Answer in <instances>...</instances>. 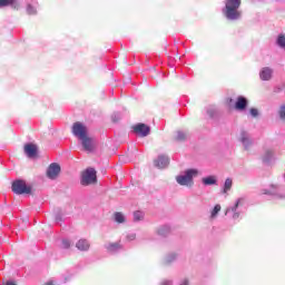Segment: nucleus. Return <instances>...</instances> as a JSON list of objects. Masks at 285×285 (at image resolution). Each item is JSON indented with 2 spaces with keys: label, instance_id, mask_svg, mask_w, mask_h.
Masks as SVG:
<instances>
[{
  "label": "nucleus",
  "instance_id": "nucleus-34",
  "mask_svg": "<svg viewBox=\"0 0 285 285\" xmlns=\"http://www.w3.org/2000/svg\"><path fill=\"white\" fill-rule=\"evenodd\" d=\"M6 285H17V283L8 282Z\"/></svg>",
  "mask_w": 285,
  "mask_h": 285
},
{
  "label": "nucleus",
  "instance_id": "nucleus-25",
  "mask_svg": "<svg viewBox=\"0 0 285 285\" xmlns=\"http://www.w3.org/2000/svg\"><path fill=\"white\" fill-rule=\"evenodd\" d=\"M27 12H28V14H37V9L35 7H32L31 4H29L27 7Z\"/></svg>",
  "mask_w": 285,
  "mask_h": 285
},
{
  "label": "nucleus",
  "instance_id": "nucleus-33",
  "mask_svg": "<svg viewBox=\"0 0 285 285\" xmlns=\"http://www.w3.org/2000/svg\"><path fill=\"white\" fill-rule=\"evenodd\" d=\"M161 285H173V283L171 282H165Z\"/></svg>",
  "mask_w": 285,
  "mask_h": 285
},
{
  "label": "nucleus",
  "instance_id": "nucleus-6",
  "mask_svg": "<svg viewBox=\"0 0 285 285\" xmlns=\"http://www.w3.org/2000/svg\"><path fill=\"white\" fill-rule=\"evenodd\" d=\"M132 131L137 137H148L150 135V126L139 122L131 127Z\"/></svg>",
  "mask_w": 285,
  "mask_h": 285
},
{
  "label": "nucleus",
  "instance_id": "nucleus-23",
  "mask_svg": "<svg viewBox=\"0 0 285 285\" xmlns=\"http://www.w3.org/2000/svg\"><path fill=\"white\" fill-rule=\"evenodd\" d=\"M219 210H222V205H215L214 209L212 210V217H217Z\"/></svg>",
  "mask_w": 285,
  "mask_h": 285
},
{
  "label": "nucleus",
  "instance_id": "nucleus-3",
  "mask_svg": "<svg viewBox=\"0 0 285 285\" xmlns=\"http://www.w3.org/2000/svg\"><path fill=\"white\" fill-rule=\"evenodd\" d=\"M197 175H199L197 169H187L184 176L176 177V181L179 186H193L195 184L193 177H197Z\"/></svg>",
  "mask_w": 285,
  "mask_h": 285
},
{
  "label": "nucleus",
  "instance_id": "nucleus-16",
  "mask_svg": "<svg viewBox=\"0 0 285 285\" xmlns=\"http://www.w3.org/2000/svg\"><path fill=\"white\" fill-rule=\"evenodd\" d=\"M204 186H215L217 184V177L208 176L202 179Z\"/></svg>",
  "mask_w": 285,
  "mask_h": 285
},
{
  "label": "nucleus",
  "instance_id": "nucleus-28",
  "mask_svg": "<svg viewBox=\"0 0 285 285\" xmlns=\"http://www.w3.org/2000/svg\"><path fill=\"white\" fill-rule=\"evenodd\" d=\"M249 112H250L252 117H257V115H259V111L257 109H255V108H252L249 110Z\"/></svg>",
  "mask_w": 285,
  "mask_h": 285
},
{
  "label": "nucleus",
  "instance_id": "nucleus-1",
  "mask_svg": "<svg viewBox=\"0 0 285 285\" xmlns=\"http://www.w3.org/2000/svg\"><path fill=\"white\" fill-rule=\"evenodd\" d=\"M239 6H242V0H226L224 14L230 21H235L242 17L239 12Z\"/></svg>",
  "mask_w": 285,
  "mask_h": 285
},
{
  "label": "nucleus",
  "instance_id": "nucleus-29",
  "mask_svg": "<svg viewBox=\"0 0 285 285\" xmlns=\"http://www.w3.org/2000/svg\"><path fill=\"white\" fill-rule=\"evenodd\" d=\"M62 248H70V240H62Z\"/></svg>",
  "mask_w": 285,
  "mask_h": 285
},
{
  "label": "nucleus",
  "instance_id": "nucleus-20",
  "mask_svg": "<svg viewBox=\"0 0 285 285\" xmlns=\"http://www.w3.org/2000/svg\"><path fill=\"white\" fill-rule=\"evenodd\" d=\"M8 6H17V0H0V8H6Z\"/></svg>",
  "mask_w": 285,
  "mask_h": 285
},
{
  "label": "nucleus",
  "instance_id": "nucleus-10",
  "mask_svg": "<svg viewBox=\"0 0 285 285\" xmlns=\"http://www.w3.org/2000/svg\"><path fill=\"white\" fill-rule=\"evenodd\" d=\"M259 77H261L262 81H271V79L273 78V69H271L268 67H264L261 70Z\"/></svg>",
  "mask_w": 285,
  "mask_h": 285
},
{
  "label": "nucleus",
  "instance_id": "nucleus-2",
  "mask_svg": "<svg viewBox=\"0 0 285 285\" xmlns=\"http://www.w3.org/2000/svg\"><path fill=\"white\" fill-rule=\"evenodd\" d=\"M11 189L14 195H32V185H29L23 179H17L11 184Z\"/></svg>",
  "mask_w": 285,
  "mask_h": 285
},
{
  "label": "nucleus",
  "instance_id": "nucleus-35",
  "mask_svg": "<svg viewBox=\"0 0 285 285\" xmlns=\"http://www.w3.org/2000/svg\"><path fill=\"white\" fill-rule=\"evenodd\" d=\"M181 285H188V279H185Z\"/></svg>",
  "mask_w": 285,
  "mask_h": 285
},
{
  "label": "nucleus",
  "instance_id": "nucleus-15",
  "mask_svg": "<svg viewBox=\"0 0 285 285\" xmlns=\"http://www.w3.org/2000/svg\"><path fill=\"white\" fill-rule=\"evenodd\" d=\"M105 248L108 253H117V250H121V243H109Z\"/></svg>",
  "mask_w": 285,
  "mask_h": 285
},
{
  "label": "nucleus",
  "instance_id": "nucleus-17",
  "mask_svg": "<svg viewBox=\"0 0 285 285\" xmlns=\"http://www.w3.org/2000/svg\"><path fill=\"white\" fill-rule=\"evenodd\" d=\"M274 153L271 149H267L265 154L263 155L262 159L264 164H271V159L274 157Z\"/></svg>",
  "mask_w": 285,
  "mask_h": 285
},
{
  "label": "nucleus",
  "instance_id": "nucleus-8",
  "mask_svg": "<svg viewBox=\"0 0 285 285\" xmlns=\"http://www.w3.org/2000/svg\"><path fill=\"white\" fill-rule=\"evenodd\" d=\"M61 173V166L59 164L52 163L47 169V177L49 179H57Z\"/></svg>",
  "mask_w": 285,
  "mask_h": 285
},
{
  "label": "nucleus",
  "instance_id": "nucleus-22",
  "mask_svg": "<svg viewBox=\"0 0 285 285\" xmlns=\"http://www.w3.org/2000/svg\"><path fill=\"white\" fill-rule=\"evenodd\" d=\"M277 45H278L281 48H285V36H284V35H279V36H278Z\"/></svg>",
  "mask_w": 285,
  "mask_h": 285
},
{
  "label": "nucleus",
  "instance_id": "nucleus-21",
  "mask_svg": "<svg viewBox=\"0 0 285 285\" xmlns=\"http://www.w3.org/2000/svg\"><path fill=\"white\" fill-rule=\"evenodd\" d=\"M134 219H135V222H141V219H144V213L142 212H135L134 213Z\"/></svg>",
  "mask_w": 285,
  "mask_h": 285
},
{
  "label": "nucleus",
  "instance_id": "nucleus-4",
  "mask_svg": "<svg viewBox=\"0 0 285 285\" xmlns=\"http://www.w3.org/2000/svg\"><path fill=\"white\" fill-rule=\"evenodd\" d=\"M92 184H97V170H95L92 167H89L81 174V185L90 186Z\"/></svg>",
  "mask_w": 285,
  "mask_h": 285
},
{
  "label": "nucleus",
  "instance_id": "nucleus-27",
  "mask_svg": "<svg viewBox=\"0 0 285 285\" xmlns=\"http://www.w3.org/2000/svg\"><path fill=\"white\" fill-rule=\"evenodd\" d=\"M239 204H242V198H239L236 204L232 207V213H236L237 208H239Z\"/></svg>",
  "mask_w": 285,
  "mask_h": 285
},
{
  "label": "nucleus",
  "instance_id": "nucleus-9",
  "mask_svg": "<svg viewBox=\"0 0 285 285\" xmlns=\"http://www.w3.org/2000/svg\"><path fill=\"white\" fill-rule=\"evenodd\" d=\"M37 150H38L37 149V145H35V144H27V145H24V154L30 159H35V157H37Z\"/></svg>",
  "mask_w": 285,
  "mask_h": 285
},
{
  "label": "nucleus",
  "instance_id": "nucleus-12",
  "mask_svg": "<svg viewBox=\"0 0 285 285\" xmlns=\"http://www.w3.org/2000/svg\"><path fill=\"white\" fill-rule=\"evenodd\" d=\"M156 168H166L168 166L169 161L168 158L165 156H159L158 159L154 161Z\"/></svg>",
  "mask_w": 285,
  "mask_h": 285
},
{
  "label": "nucleus",
  "instance_id": "nucleus-26",
  "mask_svg": "<svg viewBox=\"0 0 285 285\" xmlns=\"http://www.w3.org/2000/svg\"><path fill=\"white\" fill-rule=\"evenodd\" d=\"M176 139L177 141H184V139H186V134H184L183 131H178Z\"/></svg>",
  "mask_w": 285,
  "mask_h": 285
},
{
  "label": "nucleus",
  "instance_id": "nucleus-11",
  "mask_svg": "<svg viewBox=\"0 0 285 285\" xmlns=\"http://www.w3.org/2000/svg\"><path fill=\"white\" fill-rule=\"evenodd\" d=\"M246 106H248V100L245 97L239 96L235 102V109L246 110Z\"/></svg>",
  "mask_w": 285,
  "mask_h": 285
},
{
  "label": "nucleus",
  "instance_id": "nucleus-32",
  "mask_svg": "<svg viewBox=\"0 0 285 285\" xmlns=\"http://www.w3.org/2000/svg\"><path fill=\"white\" fill-rule=\"evenodd\" d=\"M45 285H55V282L49 281V282L45 283Z\"/></svg>",
  "mask_w": 285,
  "mask_h": 285
},
{
  "label": "nucleus",
  "instance_id": "nucleus-30",
  "mask_svg": "<svg viewBox=\"0 0 285 285\" xmlns=\"http://www.w3.org/2000/svg\"><path fill=\"white\" fill-rule=\"evenodd\" d=\"M136 238H137V235H135V234H131V235L127 236V239H129V242H132Z\"/></svg>",
  "mask_w": 285,
  "mask_h": 285
},
{
  "label": "nucleus",
  "instance_id": "nucleus-19",
  "mask_svg": "<svg viewBox=\"0 0 285 285\" xmlns=\"http://www.w3.org/2000/svg\"><path fill=\"white\" fill-rule=\"evenodd\" d=\"M230 188H233V179L227 178L225 180L223 193L226 195L228 193V190H230Z\"/></svg>",
  "mask_w": 285,
  "mask_h": 285
},
{
  "label": "nucleus",
  "instance_id": "nucleus-31",
  "mask_svg": "<svg viewBox=\"0 0 285 285\" xmlns=\"http://www.w3.org/2000/svg\"><path fill=\"white\" fill-rule=\"evenodd\" d=\"M233 218H234V219H239V213L234 212Z\"/></svg>",
  "mask_w": 285,
  "mask_h": 285
},
{
  "label": "nucleus",
  "instance_id": "nucleus-36",
  "mask_svg": "<svg viewBox=\"0 0 285 285\" xmlns=\"http://www.w3.org/2000/svg\"><path fill=\"white\" fill-rule=\"evenodd\" d=\"M264 195H268V191H264Z\"/></svg>",
  "mask_w": 285,
  "mask_h": 285
},
{
  "label": "nucleus",
  "instance_id": "nucleus-24",
  "mask_svg": "<svg viewBox=\"0 0 285 285\" xmlns=\"http://www.w3.org/2000/svg\"><path fill=\"white\" fill-rule=\"evenodd\" d=\"M278 115H279L281 119H283V120L285 119V105H282L279 107Z\"/></svg>",
  "mask_w": 285,
  "mask_h": 285
},
{
  "label": "nucleus",
  "instance_id": "nucleus-13",
  "mask_svg": "<svg viewBox=\"0 0 285 285\" xmlns=\"http://www.w3.org/2000/svg\"><path fill=\"white\" fill-rule=\"evenodd\" d=\"M76 248H78V250H90V243L87 239H79L76 244Z\"/></svg>",
  "mask_w": 285,
  "mask_h": 285
},
{
  "label": "nucleus",
  "instance_id": "nucleus-14",
  "mask_svg": "<svg viewBox=\"0 0 285 285\" xmlns=\"http://www.w3.org/2000/svg\"><path fill=\"white\" fill-rule=\"evenodd\" d=\"M240 141L245 146L246 150H248L249 146H253V141L248 138V134H246V131L240 134Z\"/></svg>",
  "mask_w": 285,
  "mask_h": 285
},
{
  "label": "nucleus",
  "instance_id": "nucleus-5",
  "mask_svg": "<svg viewBox=\"0 0 285 285\" xmlns=\"http://www.w3.org/2000/svg\"><path fill=\"white\" fill-rule=\"evenodd\" d=\"M72 135L78 139H83V137H88V127L83 122L77 121L72 125Z\"/></svg>",
  "mask_w": 285,
  "mask_h": 285
},
{
  "label": "nucleus",
  "instance_id": "nucleus-18",
  "mask_svg": "<svg viewBox=\"0 0 285 285\" xmlns=\"http://www.w3.org/2000/svg\"><path fill=\"white\" fill-rule=\"evenodd\" d=\"M114 219L117 224H124V222H126V217L124 216V214L116 212L114 214Z\"/></svg>",
  "mask_w": 285,
  "mask_h": 285
},
{
  "label": "nucleus",
  "instance_id": "nucleus-7",
  "mask_svg": "<svg viewBox=\"0 0 285 285\" xmlns=\"http://www.w3.org/2000/svg\"><path fill=\"white\" fill-rule=\"evenodd\" d=\"M80 141L82 144L83 150L86 153H92L95 148H97V144L95 142V138L90 136H85L83 138H80Z\"/></svg>",
  "mask_w": 285,
  "mask_h": 285
}]
</instances>
